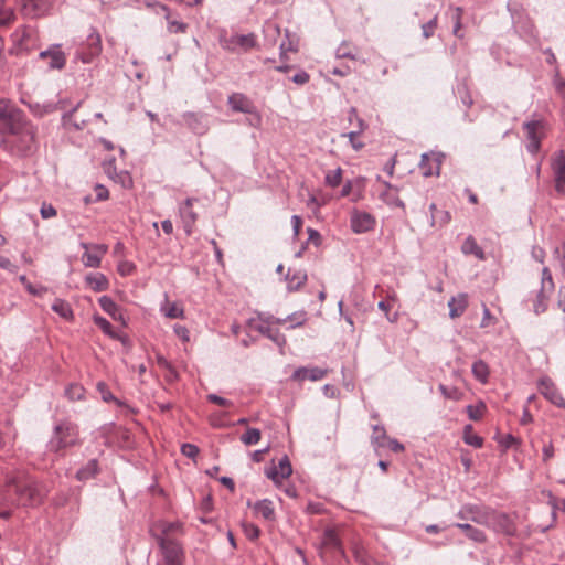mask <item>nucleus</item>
Here are the masks:
<instances>
[{
  "mask_svg": "<svg viewBox=\"0 0 565 565\" xmlns=\"http://www.w3.org/2000/svg\"><path fill=\"white\" fill-rule=\"evenodd\" d=\"M488 516L489 523L484 526L493 530L495 533L504 534L505 536L515 535L516 525L509 514L490 509Z\"/></svg>",
  "mask_w": 565,
  "mask_h": 565,
  "instance_id": "obj_11",
  "label": "nucleus"
},
{
  "mask_svg": "<svg viewBox=\"0 0 565 565\" xmlns=\"http://www.w3.org/2000/svg\"><path fill=\"white\" fill-rule=\"evenodd\" d=\"M39 58L46 62L50 68L61 70L64 67L66 58L65 54L60 50L58 45H54L39 54Z\"/></svg>",
  "mask_w": 565,
  "mask_h": 565,
  "instance_id": "obj_22",
  "label": "nucleus"
},
{
  "mask_svg": "<svg viewBox=\"0 0 565 565\" xmlns=\"http://www.w3.org/2000/svg\"><path fill=\"white\" fill-rule=\"evenodd\" d=\"M541 287L554 290V281L552 278L551 270L547 267L542 269Z\"/></svg>",
  "mask_w": 565,
  "mask_h": 565,
  "instance_id": "obj_53",
  "label": "nucleus"
},
{
  "mask_svg": "<svg viewBox=\"0 0 565 565\" xmlns=\"http://www.w3.org/2000/svg\"><path fill=\"white\" fill-rule=\"evenodd\" d=\"M85 280L89 288L96 292L105 291L109 287L107 277L102 273L88 274Z\"/></svg>",
  "mask_w": 565,
  "mask_h": 565,
  "instance_id": "obj_28",
  "label": "nucleus"
},
{
  "mask_svg": "<svg viewBox=\"0 0 565 565\" xmlns=\"http://www.w3.org/2000/svg\"><path fill=\"white\" fill-rule=\"evenodd\" d=\"M78 440L79 433L77 426L71 422L62 420L54 426L46 448L50 452L62 454L66 448L77 445Z\"/></svg>",
  "mask_w": 565,
  "mask_h": 565,
  "instance_id": "obj_2",
  "label": "nucleus"
},
{
  "mask_svg": "<svg viewBox=\"0 0 565 565\" xmlns=\"http://www.w3.org/2000/svg\"><path fill=\"white\" fill-rule=\"evenodd\" d=\"M307 232H308L307 244L312 243L317 247L320 246L321 241H322L320 233L317 230L311 228V227H309Z\"/></svg>",
  "mask_w": 565,
  "mask_h": 565,
  "instance_id": "obj_64",
  "label": "nucleus"
},
{
  "mask_svg": "<svg viewBox=\"0 0 565 565\" xmlns=\"http://www.w3.org/2000/svg\"><path fill=\"white\" fill-rule=\"evenodd\" d=\"M489 507L480 505V504H473V503H466L462 504L457 512V518H459L462 521H470L479 525H486L489 523Z\"/></svg>",
  "mask_w": 565,
  "mask_h": 565,
  "instance_id": "obj_12",
  "label": "nucleus"
},
{
  "mask_svg": "<svg viewBox=\"0 0 565 565\" xmlns=\"http://www.w3.org/2000/svg\"><path fill=\"white\" fill-rule=\"evenodd\" d=\"M486 408V404L483 402H479L476 405H468L466 407V412L471 420H479L482 418Z\"/></svg>",
  "mask_w": 565,
  "mask_h": 565,
  "instance_id": "obj_45",
  "label": "nucleus"
},
{
  "mask_svg": "<svg viewBox=\"0 0 565 565\" xmlns=\"http://www.w3.org/2000/svg\"><path fill=\"white\" fill-rule=\"evenodd\" d=\"M98 472H99V467H98L97 459H90L85 466H83L76 472L75 477L78 481H87V480L96 477Z\"/></svg>",
  "mask_w": 565,
  "mask_h": 565,
  "instance_id": "obj_29",
  "label": "nucleus"
},
{
  "mask_svg": "<svg viewBox=\"0 0 565 565\" xmlns=\"http://www.w3.org/2000/svg\"><path fill=\"white\" fill-rule=\"evenodd\" d=\"M461 18H462V9L458 7L455 9V12L452 15V20L455 22L454 23V34L457 36H460L459 30L461 29Z\"/></svg>",
  "mask_w": 565,
  "mask_h": 565,
  "instance_id": "obj_58",
  "label": "nucleus"
},
{
  "mask_svg": "<svg viewBox=\"0 0 565 565\" xmlns=\"http://www.w3.org/2000/svg\"><path fill=\"white\" fill-rule=\"evenodd\" d=\"M337 58H349L355 61L358 58V49L349 42H342L335 50Z\"/></svg>",
  "mask_w": 565,
  "mask_h": 565,
  "instance_id": "obj_38",
  "label": "nucleus"
},
{
  "mask_svg": "<svg viewBox=\"0 0 565 565\" xmlns=\"http://www.w3.org/2000/svg\"><path fill=\"white\" fill-rule=\"evenodd\" d=\"M98 303L100 308L108 313L114 320L124 321V315L120 309V307L109 297V296H102L98 299Z\"/></svg>",
  "mask_w": 565,
  "mask_h": 565,
  "instance_id": "obj_27",
  "label": "nucleus"
},
{
  "mask_svg": "<svg viewBox=\"0 0 565 565\" xmlns=\"http://www.w3.org/2000/svg\"><path fill=\"white\" fill-rule=\"evenodd\" d=\"M262 437V433L257 428H248L242 436L241 441L246 446L256 445Z\"/></svg>",
  "mask_w": 565,
  "mask_h": 565,
  "instance_id": "obj_43",
  "label": "nucleus"
},
{
  "mask_svg": "<svg viewBox=\"0 0 565 565\" xmlns=\"http://www.w3.org/2000/svg\"><path fill=\"white\" fill-rule=\"evenodd\" d=\"M81 247L85 249V253L82 256L83 264L86 267L98 268L102 263L100 255L95 252H88L89 244L87 243H81Z\"/></svg>",
  "mask_w": 565,
  "mask_h": 565,
  "instance_id": "obj_36",
  "label": "nucleus"
},
{
  "mask_svg": "<svg viewBox=\"0 0 565 565\" xmlns=\"http://www.w3.org/2000/svg\"><path fill=\"white\" fill-rule=\"evenodd\" d=\"M552 292L551 289L540 288L533 300V310L536 315L543 313L547 309V301Z\"/></svg>",
  "mask_w": 565,
  "mask_h": 565,
  "instance_id": "obj_32",
  "label": "nucleus"
},
{
  "mask_svg": "<svg viewBox=\"0 0 565 565\" xmlns=\"http://www.w3.org/2000/svg\"><path fill=\"white\" fill-rule=\"evenodd\" d=\"M250 117L246 119L247 124L252 127H259L262 124V116L257 110V107L254 108V113H247Z\"/></svg>",
  "mask_w": 565,
  "mask_h": 565,
  "instance_id": "obj_62",
  "label": "nucleus"
},
{
  "mask_svg": "<svg viewBox=\"0 0 565 565\" xmlns=\"http://www.w3.org/2000/svg\"><path fill=\"white\" fill-rule=\"evenodd\" d=\"M471 372L475 379L480 383L486 384L488 382L490 372L488 364L483 360L479 359L475 361L471 367Z\"/></svg>",
  "mask_w": 565,
  "mask_h": 565,
  "instance_id": "obj_35",
  "label": "nucleus"
},
{
  "mask_svg": "<svg viewBox=\"0 0 565 565\" xmlns=\"http://www.w3.org/2000/svg\"><path fill=\"white\" fill-rule=\"evenodd\" d=\"M273 324L274 316H265L264 313H257L256 317H252L247 320L248 328L267 337L279 348H284L286 338L278 329L273 328Z\"/></svg>",
  "mask_w": 565,
  "mask_h": 565,
  "instance_id": "obj_5",
  "label": "nucleus"
},
{
  "mask_svg": "<svg viewBox=\"0 0 565 565\" xmlns=\"http://www.w3.org/2000/svg\"><path fill=\"white\" fill-rule=\"evenodd\" d=\"M292 473L291 463L287 456H284L278 465H273L265 469V475L275 484H279L284 479H287Z\"/></svg>",
  "mask_w": 565,
  "mask_h": 565,
  "instance_id": "obj_18",
  "label": "nucleus"
},
{
  "mask_svg": "<svg viewBox=\"0 0 565 565\" xmlns=\"http://www.w3.org/2000/svg\"><path fill=\"white\" fill-rule=\"evenodd\" d=\"M310 79V76L309 74L303 71V70H300L298 71L292 77H291V81L297 84V85H305L309 82Z\"/></svg>",
  "mask_w": 565,
  "mask_h": 565,
  "instance_id": "obj_61",
  "label": "nucleus"
},
{
  "mask_svg": "<svg viewBox=\"0 0 565 565\" xmlns=\"http://www.w3.org/2000/svg\"><path fill=\"white\" fill-rule=\"evenodd\" d=\"M286 280L288 282V289L290 291H296L306 284L307 274L305 270H295L292 274H290L289 270L286 275Z\"/></svg>",
  "mask_w": 565,
  "mask_h": 565,
  "instance_id": "obj_33",
  "label": "nucleus"
},
{
  "mask_svg": "<svg viewBox=\"0 0 565 565\" xmlns=\"http://www.w3.org/2000/svg\"><path fill=\"white\" fill-rule=\"evenodd\" d=\"M47 484L23 469H15L4 477V484L0 489L1 505L8 509L35 508L41 505L47 497Z\"/></svg>",
  "mask_w": 565,
  "mask_h": 565,
  "instance_id": "obj_1",
  "label": "nucleus"
},
{
  "mask_svg": "<svg viewBox=\"0 0 565 565\" xmlns=\"http://www.w3.org/2000/svg\"><path fill=\"white\" fill-rule=\"evenodd\" d=\"M182 118L186 127L196 135H204L209 130L207 117L202 113L188 111Z\"/></svg>",
  "mask_w": 565,
  "mask_h": 565,
  "instance_id": "obj_20",
  "label": "nucleus"
},
{
  "mask_svg": "<svg viewBox=\"0 0 565 565\" xmlns=\"http://www.w3.org/2000/svg\"><path fill=\"white\" fill-rule=\"evenodd\" d=\"M199 447L193 444L185 443L181 446L182 455L188 458H195L199 455Z\"/></svg>",
  "mask_w": 565,
  "mask_h": 565,
  "instance_id": "obj_56",
  "label": "nucleus"
},
{
  "mask_svg": "<svg viewBox=\"0 0 565 565\" xmlns=\"http://www.w3.org/2000/svg\"><path fill=\"white\" fill-rule=\"evenodd\" d=\"M353 119L355 120L356 129L342 134V137H347L349 139L351 147L354 150L359 151L364 147V143L360 141L358 137L366 130L367 124L358 115V110L355 107H351L348 111L349 122H352Z\"/></svg>",
  "mask_w": 565,
  "mask_h": 565,
  "instance_id": "obj_13",
  "label": "nucleus"
},
{
  "mask_svg": "<svg viewBox=\"0 0 565 565\" xmlns=\"http://www.w3.org/2000/svg\"><path fill=\"white\" fill-rule=\"evenodd\" d=\"M161 311L163 312V315L167 318H170V319L183 318V316H184L183 308L178 306V303H175V302L169 303L167 301L166 306L161 307Z\"/></svg>",
  "mask_w": 565,
  "mask_h": 565,
  "instance_id": "obj_41",
  "label": "nucleus"
},
{
  "mask_svg": "<svg viewBox=\"0 0 565 565\" xmlns=\"http://www.w3.org/2000/svg\"><path fill=\"white\" fill-rule=\"evenodd\" d=\"M438 390L447 399L459 401L462 397V392L456 386L439 384Z\"/></svg>",
  "mask_w": 565,
  "mask_h": 565,
  "instance_id": "obj_44",
  "label": "nucleus"
},
{
  "mask_svg": "<svg viewBox=\"0 0 565 565\" xmlns=\"http://www.w3.org/2000/svg\"><path fill=\"white\" fill-rule=\"evenodd\" d=\"M102 52L100 34L92 29L85 40L78 42L75 56L83 63H90Z\"/></svg>",
  "mask_w": 565,
  "mask_h": 565,
  "instance_id": "obj_7",
  "label": "nucleus"
},
{
  "mask_svg": "<svg viewBox=\"0 0 565 565\" xmlns=\"http://www.w3.org/2000/svg\"><path fill=\"white\" fill-rule=\"evenodd\" d=\"M467 539L470 541L478 543V544H484L488 541L487 534L484 531L472 525L470 531L466 534Z\"/></svg>",
  "mask_w": 565,
  "mask_h": 565,
  "instance_id": "obj_48",
  "label": "nucleus"
},
{
  "mask_svg": "<svg viewBox=\"0 0 565 565\" xmlns=\"http://www.w3.org/2000/svg\"><path fill=\"white\" fill-rule=\"evenodd\" d=\"M136 270V265L128 260H122L118 264V273L121 276H129Z\"/></svg>",
  "mask_w": 565,
  "mask_h": 565,
  "instance_id": "obj_55",
  "label": "nucleus"
},
{
  "mask_svg": "<svg viewBox=\"0 0 565 565\" xmlns=\"http://www.w3.org/2000/svg\"><path fill=\"white\" fill-rule=\"evenodd\" d=\"M285 36L286 40H284L279 45V57L281 61L287 58V52L298 51V40L291 39L288 30H286Z\"/></svg>",
  "mask_w": 565,
  "mask_h": 565,
  "instance_id": "obj_37",
  "label": "nucleus"
},
{
  "mask_svg": "<svg viewBox=\"0 0 565 565\" xmlns=\"http://www.w3.org/2000/svg\"><path fill=\"white\" fill-rule=\"evenodd\" d=\"M265 39L269 45H275L280 36V28L278 24L268 22L264 26Z\"/></svg>",
  "mask_w": 565,
  "mask_h": 565,
  "instance_id": "obj_39",
  "label": "nucleus"
},
{
  "mask_svg": "<svg viewBox=\"0 0 565 565\" xmlns=\"http://www.w3.org/2000/svg\"><path fill=\"white\" fill-rule=\"evenodd\" d=\"M220 45L223 50L232 53H246L257 45V39L254 33L248 34H227L220 35Z\"/></svg>",
  "mask_w": 565,
  "mask_h": 565,
  "instance_id": "obj_6",
  "label": "nucleus"
},
{
  "mask_svg": "<svg viewBox=\"0 0 565 565\" xmlns=\"http://www.w3.org/2000/svg\"><path fill=\"white\" fill-rule=\"evenodd\" d=\"M173 331H174L175 335L179 339H181L183 342L190 341V332L186 327L181 326V324H175L173 328Z\"/></svg>",
  "mask_w": 565,
  "mask_h": 565,
  "instance_id": "obj_59",
  "label": "nucleus"
},
{
  "mask_svg": "<svg viewBox=\"0 0 565 565\" xmlns=\"http://www.w3.org/2000/svg\"><path fill=\"white\" fill-rule=\"evenodd\" d=\"M94 322L97 327H99L103 330L105 334L115 338V334L113 332V326L107 319L100 316H95Z\"/></svg>",
  "mask_w": 565,
  "mask_h": 565,
  "instance_id": "obj_50",
  "label": "nucleus"
},
{
  "mask_svg": "<svg viewBox=\"0 0 565 565\" xmlns=\"http://www.w3.org/2000/svg\"><path fill=\"white\" fill-rule=\"evenodd\" d=\"M158 8L164 15V19L168 24L167 29H168L169 33L178 34V33H185L188 31L189 25L182 21L173 19L172 13L168 6L158 4Z\"/></svg>",
  "mask_w": 565,
  "mask_h": 565,
  "instance_id": "obj_25",
  "label": "nucleus"
},
{
  "mask_svg": "<svg viewBox=\"0 0 565 565\" xmlns=\"http://www.w3.org/2000/svg\"><path fill=\"white\" fill-rule=\"evenodd\" d=\"M85 390L79 384H71L65 390V395L71 401H79L84 397Z\"/></svg>",
  "mask_w": 565,
  "mask_h": 565,
  "instance_id": "obj_47",
  "label": "nucleus"
},
{
  "mask_svg": "<svg viewBox=\"0 0 565 565\" xmlns=\"http://www.w3.org/2000/svg\"><path fill=\"white\" fill-rule=\"evenodd\" d=\"M11 135L14 136L13 149L19 156L28 157L36 151V129L28 119Z\"/></svg>",
  "mask_w": 565,
  "mask_h": 565,
  "instance_id": "obj_4",
  "label": "nucleus"
},
{
  "mask_svg": "<svg viewBox=\"0 0 565 565\" xmlns=\"http://www.w3.org/2000/svg\"><path fill=\"white\" fill-rule=\"evenodd\" d=\"M380 199L387 205L393 207H401L405 209L404 202L399 199V196L396 194V192H390V191H383L380 194Z\"/></svg>",
  "mask_w": 565,
  "mask_h": 565,
  "instance_id": "obj_40",
  "label": "nucleus"
},
{
  "mask_svg": "<svg viewBox=\"0 0 565 565\" xmlns=\"http://www.w3.org/2000/svg\"><path fill=\"white\" fill-rule=\"evenodd\" d=\"M540 393L552 404L565 408V399L550 377H542L539 382Z\"/></svg>",
  "mask_w": 565,
  "mask_h": 565,
  "instance_id": "obj_17",
  "label": "nucleus"
},
{
  "mask_svg": "<svg viewBox=\"0 0 565 565\" xmlns=\"http://www.w3.org/2000/svg\"><path fill=\"white\" fill-rule=\"evenodd\" d=\"M52 310L67 321H72L74 319L73 309L64 299H55L52 305Z\"/></svg>",
  "mask_w": 565,
  "mask_h": 565,
  "instance_id": "obj_34",
  "label": "nucleus"
},
{
  "mask_svg": "<svg viewBox=\"0 0 565 565\" xmlns=\"http://www.w3.org/2000/svg\"><path fill=\"white\" fill-rule=\"evenodd\" d=\"M375 223L374 216L367 212L354 210L351 214L350 225L354 233L361 234L370 232L374 228Z\"/></svg>",
  "mask_w": 565,
  "mask_h": 565,
  "instance_id": "obj_16",
  "label": "nucleus"
},
{
  "mask_svg": "<svg viewBox=\"0 0 565 565\" xmlns=\"http://www.w3.org/2000/svg\"><path fill=\"white\" fill-rule=\"evenodd\" d=\"M429 162H430L429 156L427 153H424L422 156V160H420V164L419 166H420V169H422L423 174L425 177H430L434 173L431 167L429 166Z\"/></svg>",
  "mask_w": 565,
  "mask_h": 565,
  "instance_id": "obj_60",
  "label": "nucleus"
},
{
  "mask_svg": "<svg viewBox=\"0 0 565 565\" xmlns=\"http://www.w3.org/2000/svg\"><path fill=\"white\" fill-rule=\"evenodd\" d=\"M545 127L544 120H530L523 124V130L527 139L526 150L530 153L536 154L541 149V141L545 137Z\"/></svg>",
  "mask_w": 565,
  "mask_h": 565,
  "instance_id": "obj_8",
  "label": "nucleus"
},
{
  "mask_svg": "<svg viewBox=\"0 0 565 565\" xmlns=\"http://www.w3.org/2000/svg\"><path fill=\"white\" fill-rule=\"evenodd\" d=\"M40 213L42 218L47 220L56 216L57 212L56 209L52 204L43 203Z\"/></svg>",
  "mask_w": 565,
  "mask_h": 565,
  "instance_id": "obj_57",
  "label": "nucleus"
},
{
  "mask_svg": "<svg viewBox=\"0 0 565 565\" xmlns=\"http://www.w3.org/2000/svg\"><path fill=\"white\" fill-rule=\"evenodd\" d=\"M26 119L24 113L9 99H0V134L9 135L17 131Z\"/></svg>",
  "mask_w": 565,
  "mask_h": 565,
  "instance_id": "obj_3",
  "label": "nucleus"
},
{
  "mask_svg": "<svg viewBox=\"0 0 565 565\" xmlns=\"http://www.w3.org/2000/svg\"><path fill=\"white\" fill-rule=\"evenodd\" d=\"M551 168L554 174L555 190L565 194V151L558 150L552 157Z\"/></svg>",
  "mask_w": 565,
  "mask_h": 565,
  "instance_id": "obj_14",
  "label": "nucleus"
},
{
  "mask_svg": "<svg viewBox=\"0 0 565 565\" xmlns=\"http://www.w3.org/2000/svg\"><path fill=\"white\" fill-rule=\"evenodd\" d=\"M243 531L246 537L250 541H255L259 537L260 530L257 525L252 523L243 524Z\"/></svg>",
  "mask_w": 565,
  "mask_h": 565,
  "instance_id": "obj_51",
  "label": "nucleus"
},
{
  "mask_svg": "<svg viewBox=\"0 0 565 565\" xmlns=\"http://www.w3.org/2000/svg\"><path fill=\"white\" fill-rule=\"evenodd\" d=\"M320 550V555L322 557H324L326 552H330L332 554L334 563L347 558L341 540L338 536L335 530L333 529L328 527L324 530Z\"/></svg>",
  "mask_w": 565,
  "mask_h": 565,
  "instance_id": "obj_9",
  "label": "nucleus"
},
{
  "mask_svg": "<svg viewBox=\"0 0 565 565\" xmlns=\"http://www.w3.org/2000/svg\"><path fill=\"white\" fill-rule=\"evenodd\" d=\"M324 180H326V184L330 188L339 186L342 181V169L337 168L334 170L328 171Z\"/></svg>",
  "mask_w": 565,
  "mask_h": 565,
  "instance_id": "obj_46",
  "label": "nucleus"
},
{
  "mask_svg": "<svg viewBox=\"0 0 565 565\" xmlns=\"http://www.w3.org/2000/svg\"><path fill=\"white\" fill-rule=\"evenodd\" d=\"M53 0H21L22 12L28 18H40L49 12Z\"/></svg>",
  "mask_w": 565,
  "mask_h": 565,
  "instance_id": "obj_19",
  "label": "nucleus"
},
{
  "mask_svg": "<svg viewBox=\"0 0 565 565\" xmlns=\"http://www.w3.org/2000/svg\"><path fill=\"white\" fill-rule=\"evenodd\" d=\"M327 373H328V370L321 369L318 366H315V367L301 366V367H298L297 370H295V372L291 375V379L295 381H299V382H302L306 380H310V381L315 382V381L322 380L327 375Z\"/></svg>",
  "mask_w": 565,
  "mask_h": 565,
  "instance_id": "obj_23",
  "label": "nucleus"
},
{
  "mask_svg": "<svg viewBox=\"0 0 565 565\" xmlns=\"http://www.w3.org/2000/svg\"><path fill=\"white\" fill-rule=\"evenodd\" d=\"M247 505L254 510V512L262 516L266 521H275L276 513H275V507L271 500L269 499H262L256 501L255 503H252L250 501L247 502Z\"/></svg>",
  "mask_w": 565,
  "mask_h": 565,
  "instance_id": "obj_24",
  "label": "nucleus"
},
{
  "mask_svg": "<svg viewBox=\"0 0 565 565\" xmlns=\"http://www.w3.org/2000/svg\"><path fill=\"white\" fill-rule=\"evenodd\" d=\"M207 401L213 403V404H216L218 406H223V407H228V406H232L233 403L226 398H223L216 394H209L207 395Z\"/></svg>",
  "mask_w": 565,
  "mask_h": 565,
  "instance_id": "obj_63",
  "label": "nucleus"
},
{
  "mask_svg": "<svg viewBox=\"0 0 565 565\" xmlns=\"http://www.w3.org/2000/svg\"><path fill=\"white\" fill-rule=\"evenodd\" d=\"M354 559L360 565H377V562L369 554L367 550L360 543H355L352 547Z\"/></svg>",
  "mask_w": 565,
  "mask_h": 565,
  "instance_id": "obj_30",
  "label": "nucleus"
},
{
  "mask_svg": "<svg viewBox=\"0 0 565 565\" xmlns=\"http://www.w3.org/2000/svg\"><path fill=\"white\" fill-rule=\"evenodd\" d=\"M166 565H183L184 552L179 542L163 536L157 537Z\"/></svg>",
  "mask_w": 565,
  "mask_h": 565,
  "instance_id": "obj_10",
  "label": "nucleus"
},
{
  "mask_svg": "<svg viewBox=\"0 0 565 565\" xmlns=\"http://www.w3.org/2000/svg\"><path fill=\"white\" fill-rule=\"evenodd\" d=\"M385 438H386L385 428L380 425H374L373 426V436H372L373 443H375L377 446H383V440Z\"/></svg>",
  "mask_w": 565,
  "mask_h": 565,
  "instance_id": "obj_52",
  "label": "nucleus"
},
{
  "mask_svg": "<svg viewBox=\"0 0 565 565\" xmlns=\"http://www.w3.org/2000/svg\"><path fill=\"white\" fill-rule=\"evenodd\" d=\"M461 250L465 255H475L478 259L486 258L483 249L477 244L473 236H468L462 243Z\"/></svg>",
  "mask_w": 565,
  "mask_h": 565,
  "instance_id": "obj_31",
  "label": "nucleus"
},
{
  "mask_svg": "<svg viewBox=\"0 0 565 565\" xmlns=\"http://www.w3.org/2000/svg\"><path fill=\"white\" fill-rule=\"evenodd\" d=\"M96 388L100 393L103 401H105V402L116 401L117 402V399L111 394V392L109 391V388H108L106 383L98 382L97 385H96Z\"/></svg>",
  "mask_w": 565,
  "mask_h": 565,
  "instance_id": "obj_54",
  "label": "nucleus"
},
{
  "mask_svg": "<svg viewBox=\"0 0 565 565\" xmlns=\"http://www.w3.org/2000/svg\"><path fill=\"white\" fill-rule=\"evenodd\" d=\"M449 307V317L451 319H456L463 315L468 307V296L467 294H459L456 297H452L448 301Z\"/></svg>",
  "mask_w": 565,
  "mask_h": 565,
  "instance_id": "obj_26",
  "label": "nucleus"
},
{
  "mask_svg": "<svg viewBox=\"0 0 565 565\" xmlns=\"http://www.w3.org/2000/svg\"><path fill=\"white\" fill-rule=\"evenodd\" d=\"M196 199L188 198L179 205V215L186 235H191L198 221V213L193 210V203Z\"/></svg>",
  "mask_w": 565,
  "mask_h": 565,
  "instance_id": "obj_15",
  "label": "nucleus"
},
{
  "mask_svg": "<svg viewBox=\"0 0 565 565\" xmlns=\"http://www.w3.org/2000/svg\"><path fill=\"white\" fill-rule=\"evenodd\" d=\"M438 17L434 15L428 22L422 25L423 36L425 39H429L434 35L435 30L437 29Z\"/></svg>",
  "mask_w": 565,
  "mask_h": 565,
  "instance_id": "obj_49",
  "label": "nucleus"
},
{
  "mask_svg": "<svg viewBox=\"0 0 565 565\" xmlns=\"http://www.w3.org/2000/svg\"><path fill=\"white\" fill-rule=\"evenodd\" d=\"M227 105L233 111L236 113H254L256 107L253 100L242 93H233L227 98Z\"/></svg>",
  "mask_w": 565,
  "mask_h": 565,
  "instance_id": "obj_21",
  "label": "nucleus"
},
{
  "mask_svg": "<svg viewBox=\"0 0 565 565\" xmlns=\"http://www.w3.org/2000/svg\"><path fill=\"white\" fill-rule=\"evenodd\" d=\"M463 440L467 445L473 446L476 448H480L483 445V439L480 436L473 434L471 425H467L465 427Z\"/></svg>",
  "mask_w": 565,
  "mask_h": 565,
  "instance_id": "obj_42",
  "label": "nucleus"
}]
</instances>
